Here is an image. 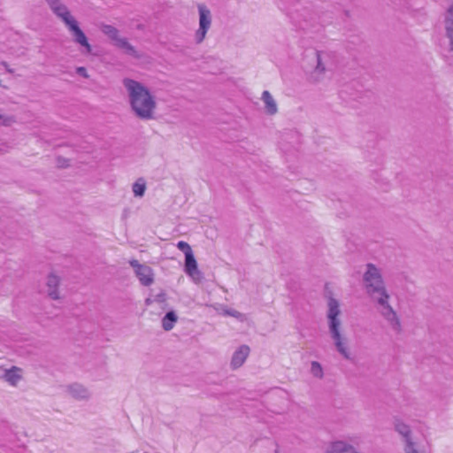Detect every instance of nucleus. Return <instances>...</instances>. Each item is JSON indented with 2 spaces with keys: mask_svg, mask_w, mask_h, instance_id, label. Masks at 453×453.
Wrapping results in <instances>:
<instances>
[{
  "mask_svg": "<svg viewBox=\"0 0 453 453\" xmlns=\"http://www.w3.org/2000/svg\"><path fill=\"white\" fill-rule=\"evenodd\" d=\"M122 83L133 114L142 120L154 119L157 112V100L149 88L130 78H125Z\"/></svg>",
  "mask_w": 453,
  "mask_h": 453,
  "instance_id": "obj_1",
  "label": "nucleus"
},
{
  "mask_svg": "<svg viewBox=\"0 0 453 453\" xmlns=\"http://www.w3.org/2000/svg\"><path fill=\"white\" fill-rule=\"evenodd\" d=\"M199 25L196 30L194 38L197 44L202 43L212 25V14L211 10L204 4H197Z\"/></svg>",
  "mask_w": 453,
  "mask_h": 453,
  "instance_id": "obj_8",
  "label": "nucleus"
},
{
  "mask_svg": "<svg viewBox=\"0 0 453 453\" xmlns=\"http://www.w3.org/2000/svg\"><path fill=\"white\" fill-rule=\"evenodd\" d=\"M395 430L403 437V445L408 444L410 441H415L411 435V430L406 423L396 420L394 424Z\"/></svg>",
  "mask_w": 453,
  "mask_h": 453,
  "instance_id": "obj_15",
  "label": "nucleus"
},
{
  "mask_svg": "<svg viewBox=\"0 0 453 453\" xmlns=\"http://www.w3.org/2000/svg\"><path fill=\"white\" fill-rule=\"evenodd\" d=\"M61 279L54 273L48 274L45 281L46 293L52 300L60 299L59 285Z\"/></svg>",
  "mask_w": 453,
  "mask_h": 453,
  "instance_id": "obj_12",
  "label": "nucleus"
},
{
  "mask_svg": "<svg viewBox=\"0 0 453 453\" xmlns=\"http://www.w3.org/2000/svg\"><path fill=\"white\" fill-rule=\"evenodd\" d=\"M0 379L16 387L23 379V370L18 366H12L9 369L0 367Z\"/></svg>",
  "mask_w": 453,
  "mask_h": 453,
  "instance_id": "obj_10",
  "label": "nucleus"
},
{
  "mask_svg": "<svg viewBox=\"0 0 453 453\" xmlns=\"http://www.w3.org/2000/svg\"><path fill=\"white\" fill-rule=\"evenodd\" d=\"M334 64V54L329 50H316L311 69L307 73V79L312 84L322 82L326 73Z\"/></svg>",
  "mask_w": 453,
  "mask_h": 453,
  "instance_id": "obj_4",
  "label": "nucleus"
},
{
  "mask_svg": "<svg viewBox=\"0 0 453 453\" xmlns=\"http://www.w3.org/2000/svg\"><path fill=\"white\" fill-rule=\"evenodd\" d=\"M390 295H384L380 298H376L372 302L375 304V308L380 317L387 322L388 327L395 334H400L402 332V322L399 315L391 306Z\"/></svg>",
  "mask_w": 453,
  "mask_h": 453,
  "instance_id": "obj_6",
  "label": "nucleus"
},
{
  "mask_svg": "<svg viewBox=\"0 0 453 453\" xmlns=\"http://www.w3.org/2000/svg\"><path fill=\"white\" fill-rule=\"evenodd\" d=\"M146 190V182L142 178L138 179L132 186V191L136 197H142Z\"/></svg>",
  "mask_w": 453,
  "mask_h": 453,
  "instance_id": "obj_19",
  "label": "nucleus"
},
{
  "mask_svg": "<svg viewBox=\"0 0 453 453\" xmlns=\"http://www.w3.org/2000/svg\"><path fill=\"white\" fill-rule=\"evenodd\" d=\"M178 317L174 311H168L162 319V327L165 331H170L173 328L174 324L177 322Z\"/></svg>",
  "mask_w": 453,
  "mask_h": 453,
  "instance_id": "obj_17",
  "label": "nucleus"
},
{
  "mask_svg": "<svg viewBox=\"0 0 453 453\" xmlns=\"http://www.w3.org/2000/svg\"><path fill=\"white\" fill-rule=\"evenodd\" d=\"M129 265L134 270L135 275L142 285L149 287L153 284L154 272L151 267L139 263L136 259L130 260Z\"/></svg>",
  "mask_w": 453,
  "mask_h": 453,
  "instance_id": "obj_9",
  "label": "nucleus"
},
{
  "mask_svg": "<svg viewBox=\"0 0 453 453\" xmlns=\"http://www.w3.org/2000/svg\"><path fill=\"white\" fill-rule=\"evenodd\" d=\"M311 373L313 377L318 379H322L324 376V372L321 365L317 361H312L311 363Z\"/></svg>",
  "mask_w": 453,
  "mask_h": 453,
  "instance_id": "obj_21",
  "label": "nucleus"
},
{
  "mask_svg": "<svg viewBox=\"0 0 453 453\" xmlns=\"http://www.w3.org/2000/svg\"><path fill=\"white\" fill-rule=\"evenodd\" d=\"M67 393L77 400H88L91 394L89 390L83 385L73 383L67 387Z\"/></svg>",
  "mask_w": 453,
  "mask_h": 453,
  "instance_id": "obj_14",
  "label": "nucleus"
},
{
  "mask_svg": "<svg viewBox=\"0 0 453 453\" xmlns=\"http://www.w3.org/2000/svg\"><path fill=\"white\" fill-rule=\"evenodd\" d=\"M326 322L328 332L336 351L346 360H352V354L348 337L344 334L342 322L340 303L334 297H329L326 304Z\"/></svg>",
  "mask_w": 453,
  "mask_h": 453,
  "instance_id": "obj_2",
  "label": "nucleus"
},
{
  "mask_svg": "<svg viewBox=\"0 0 453 453\" xmlns=\"http://www.w3.org/2000/svg\"><path fill=\"white\" fill-rule=\"evenodd\" d=\"M261 100L265 104V111L269 115H274L278 112V105L272 96V94L268 90H265L262 93Z\"/></svg>",
  "mask_w": 453,
  "mask_h": 453,
  "instance_id": "obj_16",
  "label": "nucleus"
},
{
  "mask_svg": "<svg viewBox=\"0 0 453 453\" xmlns=\"http://www.w3.org/2000/svg\"><path fill=\"white\" fill-rule=\"evenodd\" d=\"M446 36L449 40V50L453 51V23H444Z\"/></svg>",
  "mask_w": 453,
  "mask_h": 453,
  "instance_id": "obj_22",
  "label": "nucleus"
},
{
  "mask_svg": "<svg viewBox=\"0 0 453 453\" xmlns=\"http://www.w3.org/2000/svg\"><path fill=\"white\" fill-rule=\"evenodd\" d=\"M10 146L7 143H1L0 144V153H6L10 150Z\"/></svg>",
  "mask_w": 453,
  "mask_h": 453,
  "instance_id": "obj_28",
  "label": "nucleus"
},
{
  "mask_svg": "<svg viewBox=\"0 0 453 453\" xmlns=\"http://www.w3.org/2000/svg\"><path fill=\"white\" fill-rule=\"evenodd\" d=\"M100 28L101 31L112 42L114 46L123 50L125 53L130 56L139 58V54L135 48L128 42L127 38L120 35L119 31L116 27L111 25L103 24Z\"/></svg>",
  "mask_w": 453,
  "mask_h": 453,
  "instance_id": "obj_7",
  "label": "nucleus"
},
{
  "mask_svg": "<svg viewBox=\"0 0 453 453\" xmlns=\"http://www.w3.org/2000/svg\"><path fill=\"white\" fill-rule=\"evenodd\" d=\"M403 451L404 453H424L420 450L416 441H410L408 444L403 445Z\"/></svg>",
  "mask_w": 453,
  "mask_h": 453,
  "instance_id": "obj_23",
  "label": "nucleus"
},
{
  "mask_svg": "<svg viewBox=\"0 0 453 453\" xmlns=\"http://www.w3.org/2000/svg\"><path fill=\"white\" fill-rule=\"evenodd\" d=\"M76 73L78 74L83 76L84 78H88V72H87L86 68L83 67V66L77 67L76 68Z\"/></svg>",
  "mask_w": 453,
  "mask_h": 453,
  "instance_id": "obj_27",
  "label": "nucleus"
},
{
  "mask_svg": "<svg viewBox=\"0 0 453 453\" xmlns=\"http://www.w3.org/2000/svg\"><path fill=\"white\" fill-rule=\"evenodd\" d=\"M363 280L366 292L372 301L388 294L380 271L373 264H367Z\"/></svg>",
  "mask_w": 453,
  "mask_h": 453,
  "instance_id": "obj_5",
  "label": "nucleus"
},
{
  "mask_svg": "<svg viewBox=\"0 0 453 453\" xmlns=\"http://www.w3.org/2000/svg\"><path fill=\"white\" fill-rule=\"evenodd\" d=\"M450 21L453 23V0L452 3L447 8L444 18V23H449Z\"/></svg>",
  "mask_w": 453,
  "mask_h": 453,
  "instance_id": "obj_25",
  "label": "nucleus"
},
{
  "mask_svg": "<svg viewBox=\"0 0 453 453\" xmlns=\"http://www.w3.org/2000/svg\"><path fill=\"white\" fill-rule=\"evenodd\" d=\"M167 296L166 293L164 290H161L159 293L151 295L150 297H148L145 300L146 305H151L154 303H157L158 304H165L166 303Z\"/></svg>",
  "mask_w": 453,
  "mask_h": 453,
  "instance_id": "obj_18",
  "label": "nucleus"
},
{
  "mask_svg": "<svg viewBox=\"0 0 453 453\" xmlns=\"http://www.w3.org/2000/svg\"><path fill=\"white\" fill-rule=\"evenodd\" d=\"M185 273L192 279L195 283H200L203 280V273L198 269L194 254H187L185 257Z\"/></svg>",
  "mask_w": 453,
  "mask_h": 453,
  "instance_id": "obj_11",
  "label": "nucleus"
},
{
  "mask_svg": "<svg viewBox=\"0 0 453 453\" xmlns=\"http://www.w3.org/2000/svg\"><path fill=\"white\" fill-rule=\"evenodd\" d=\"M224 314L225 315H227V316H231V317H234V318H236L240 320H243L244 319V315L241 312H239L238 311H235V310H226L224 311Z\"/></svg>",
  "mask_w": 453,
  "mask_h": 453,
  "instance_id": "obj_26",
  "label": "nucleus"
},
{
  "mask_svg": "<svg viewBox=\"0 0 453 453\" xmlns=\"http://www.w3.org/2000/svg\"><path fill=\"white\" fill-rule=\"evenodd\" d=\"M177 248L184 253L185 257L187 256V254H192L193 253L190 245L188 242H186L180 241L177 243Z\"/></svg>",
  "mask_w": 453,
  "mask_h": 453,
  "instance_id": "obj_24",
  "label": "nucleus"
},
{
  "mask_svg": "<svg viewBox=\"0 0 453 453\" xmlns=\"http://www.w3.org/2000/svg\"><path fill=\"white\" fill-rule=\"evenodd\" d=\"M16 122V119L12 115L4 113L0 110V127H10Z\"/></svg>",
  "mask_w": 453,
  "mask_h": 453,
  "instance_id": "obj_20",
  "label": "nucleus"
},
{
  "mask_svg": "<svg viewBox=\"0 0 453 453\" xmlns=\"http://www.w3.org/2000/svg\"><path fill=\"white\" fill-rule=\"evenodd\" d=\"M50 4L53 12L60 18L68 27L73 36L74 42L84 47L86 53H90L92 50L91 45L88 43L85 34L79 27L76 19L71 15L67 7L58 1H51Z\"/></svg>",
  "mask_w": 453,
  "mask_h": 453,
  "instance_id": "obj_3",
  "label": "nucleus"
},
{
  "mask_svg": "<svg viewBox=\"0 0 453 453\" xmlns=\"http://www.w3.org/2000/svg\"><path fill=\"white\" fill-rule=\"evenodd\" d=\"M250 351V349L248 345L240 346L232 356L230 363L231 368L235 370L241 367L249 357Z\"/></svg>",
  "mask_w": 453,
  "mask_h": 453,
  "instance_id": "obj_13",
  "label": "nucleus"
}]
</instances>
